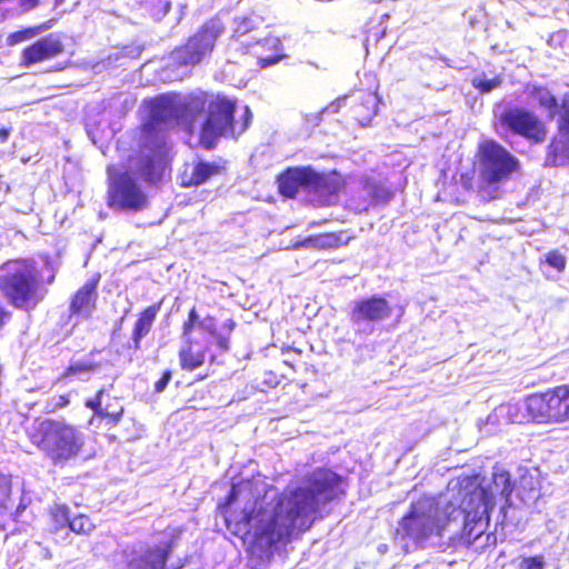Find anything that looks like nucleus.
<instances>
[{"mask_svg":"<svg viewBox=\"0 0 569 569\" xmlns=\"http://www.w3.org/2000/svg\"><path fill=\"white\" fill-rule=\"evenodd\" d=\"M342 477L328 468H317L306 477V486L266 499V490L252 479L231 485L217 505L226 528L254 552L271 551L287 542L295 530L310 529L309 516L318 512L319 502L328 503L341 493Z\"/></svg>","mask_w":569,"mask_h":569,"instance_id":"f257e3e1","label":"nucleus"},{"mask_svg":"<svg viewBox=\"0 0 569 569\" xmlns=\"http://www.w3.org/2000/svg\"><path fill=\"white\" fill-rule=\"evenodd\" d=\"M28 440L53 465L66 466L84 449L81 429L63 418L36 417L24 428Z\"/></svg>","mask_w":569,"mask_h":569,"instance_id":"f03ea898","label":"nucleus"},{"mask_svg":"<svg viewBox=\"0 0 569 569\" xmlns=\"http://www.w3.org/2000/svg\"><path fill=\"white\" fill-rule=\"evenodd\" d=\"M513 410L517 423H569V382L530 393Z\"/></svg>","mask_w":569,"mask_h":569,"instance_id":"7ed1b4c3","label":"nucleus"},{"mask_svg":"<svg viewBox=\"0 0 569 569\" xmlns=\"http://www.w3.org/2000/svg\"><path fill=\"white\" fill-rule=\"evenodd\" d=\"M237 101L222 94H216L211 99L208 113L201 124L199 144L206 150L216 149L218 141L223 138H238L249 127L251 112L246 107L242 121H234Z\"/></svg>","mask_w":569,"mask_h":569,"instance_id":"20e7f679","label":"nucleus"},{"mask_svg":"<svg viewBox=\"0 0 569 569\" xmlns=\"http://www.w3.org/2000/svg\"><path fill=\"white\" fill-rule=\"evenodd\" d=\"M39 279L34 261L10 259L0 266V290L11 306L31 310L39 302Z\"/></svg>","mask_w":569,"mask_h":569,"instance_id":"39448f33","label":"nucleus"},{"mask_svg":"<svg viewBox=\"0 0 569 569\" xmlns=\"http://www.w3.org/2000/svg\"><path fill=\"white\" fill-rule=\"evenodd\" d=\"M476 157L480 177L478 192L489 199L496 197L493 193L498 191L501 182L521 168L519 160L493 139L482 140L478 144Z\"/></svg>","mask_w":569,"mask_h":569,"instance_id":"423d86ee","label":"nucleus"},{"mask_svg":"<svg viewBox=\"0 0 569 569\" xmlns=\"http://www.w3.org/2000/svg\"><path fill=\"white\" fill-rule=\"evenodd\" d=\"M449 521V513L435 500L412 502L399 520L397 535L416 542L425 541L433 532L440 533Z\"/></svg>","mask_w":569,"mask_h":569,"instance_id":"0eeeda50","label":"nucleus"},{"mask_svg":"<svg viewBox=\"0 0 569 569\" xmlns=\"http://www.w3.org/2000/svg\"><path fill=\"white\" fill-rule=\"evenodd\" d=\"M107 206L114 211L139 212L149 206V199L137 179L130 172L122 171L109 181Z\"/></svg>","mask_w":569,"mask_h":569,"instance_id":"6e6552de","label":"nucleus"},{"mask_svg":"<svg viewBox=\"0 0 569 569\" xmlns=\"http://www.w3.org/2000/svg\"><path fill=\"white\" fill-rule=\"evenodd\" d=\"M222 27L214 20L204 22L186 42L172 51V60L178 67L196 66L210 54Z\"/></svg>","mask_w":569,"mask_h":569,"instance_id":"1a4fd4ad","label":"nucleus"},{"mask_svg":"<svg viewBox=\"0 0 569 569\" xmlns=\"http://www.w3.org/2000/svg\"><path fill=\"white\" fill-rule=\"evenodd\" d=\"M502 129L526 139L531 144L542 143L548 134L545 121L532 110L523 107H509L498 116Z\"/></svg>","mask_w":569,"mask_h":569,"instance_id":"9d476101","label":"nucleus"},{"mask_svg":"<svg viewBox=\"0 0 569 569\" xmlns=\"http://www.w3.org/2000/svg\"><path fill=\"white\" fill-rule=\"evenodd\" d=\"M146 103L148 117L138 128L139 138L167 141L170 122L176 117V108L171 99L166 96H157Z\"/></svg>","mask_w":569,"mask_h":569,"instance_id":"9b49d317","label":"nucleus"},{"mask_svg":"<svg viewBox=\"0 0 569 569\" xmlns=\"http://www.w3.org/2000/svg\"><path fill=\"white\" fill-rule=\"evenodd\" d=\"M137 173L151 184L158 183L167 169V141L138 138Z\"/></svg>","mask_w":569,"mask_h":569,"instance_id":"f8f14e48","label":"nucleus"},{"mask_svg":"<svg viewBox=\"0 0 569 569\" xmlns=\"http://www.w3.org/2000/svg\"><path fill=\"white\" fill-rule=\"evenodd\" d=\"M161 536L158 541L147 542L142 552L129 562V567L133 569H168V561L178 543L179 535L162 531Z\"/></svg>","mask_w":569,"mask_h":569,"instance_id":"ddd939ff","label":"nucleus"},{"mask_svg":"<svg viewBox=\"0 0 569 569\" xmlns=\"http://www.w3.org/2000/svg\"><path fill=\"white\" fill-rule=\"evenodd\" d=\"M66 46L62 36L49 33L24 47L20 53V66L30 67L56 59L63 54Z\"/></svg>","mask_w":569,"mask_h":569,"instance_id":"4468645a","label":"nucleus"},{"mask_svg":"<svg viewBox=\"0 0 569 569\" xmlns=\"http://www.w3.org/2000/svg\"><path fill=\"white\" fill-rule=\"evenodd\" d=\"M557 133L547 146V161L553 167L561 166L569 159V93L560 102Z\"/></svg>","mask_w":569,"mask_h":569,"instance_id":"2eb2a0df","label":"nucleus"},{"mask_svg":"<svg viewBox=\"0 0 569 569\" xmlns=\"http://www.w3.org/2000/svg\"><path fill=\"white\" fill-rule=\"evenodd\" d=\"M466 522H478L482 516L489 520L495 507V496L489 487L481 483H472L469 491L461 500Z\"/></svg>","mask_w":569,"mask_h":569,"instance_id":"dca6fc26","label":"nucleus"},{"mask_svg":"<svg viewBox=\"0 0 569 569\" xmlns=\"http://www.w3.org/2000/svg\"><path fill=\"white\" fill-rule=\"evenodd\" d=\"M392 315V306L382 296L373 295L355 301L350 319L353 323L380 322Z\"/></svg>","mask_w":569,"mask_h":569,"instance_id":"f3484780","label":"nucleus"},{"mask_svg":"<svg viewBox=\"0 0 569 569\" xmlns=\"http://www.w3.org/2000/svg\"><path fill=\"white\" fill-rule=\"evenodd\" d=\"M312 167H288L277 176L278 192L288 199H293L300 189L310 191Z\"/></svg>","mask_w":569,"mask_h":569,"instance_id":"a211bd4d","label":"nucleus"},{"mask_svg":"<svg viewBox=\"0 0 569 569\" xmlns=\"http://www.w3.org/2000/svg\"><path fill=\"white\" fill-rule=\"evenodd\" d=\"M224 172V163L199 159L192 163L184 164L180 173V184L184 188L198 187L207 183L212 177Z\"/></svg>","mask_w":569,"mask_h":569,"instance_id":"6ab92c4d","label":"nucleus"},{"mask_svg":"<svg viewBox=\"0 0 569 569\" xmlns=\"http://www.w3.org/2000/svg\"><path fill=\"white\" fill-rule=\"evenodd\" d=\"M101 279L100 273H94L80 287L70 299L69 312L71 316L83 315L90 317L97 306V289Z\"/></svg>","mask_w":569,"mask_h":569,"instance_id":"aec40b11","label":"nucleus"},{"mask_svg":"<svg viewBox=\"0 0 569 569\" xmlns=\"http://www.w3.org/2000/svg\"><path fill=\"white\" fill-rule=\"evenodd\" d=\"M160 308L161 302H157L146 307L137 315L132 327L131 342L127 346V349L132 351L141 349V340L151 332Z\"/></svg>","mask_w":569,"mask_h":569,"instance_id":"412c9836","label":"nucleus"},{"mask_svg":"<svg viewBox=\"0 0 569 569\" xmlns=\"http://www.w3.org/2000/svg\"><path fill=\"white\" fill-rule=\"evenodd\" d=\"M346 187L345 178L337 171L317 172L312 168L310 191L330 198L339 194Z\"/></svg>","mask_w":569,"mask_h":569,"instance_id":"4be33fe9","label":"nucleus"},{"mask_svg":"<svg viewBox=\"0 0 569 569\" xmlns=\"http://www.w3.org/2000/svg\"><path fill=\"white\" fill-rule=\"evenodd\" d=\"M350 239L351 237L347 236L345 231L325 232L311 234L298 242L296 247L311 248L315 250H329L347 244Z\"/></svg>","mask_w":569,"mask_h":569,"instance_id":"5701e85b","label":"nucleus"},{"mask_svg":"<svg viewBox=\"0 0 569 569\" xmlns=\"http://www.w3.org/2000/svg\"><path fill=\"white\" fill-rule=\"evenodd\" d=\"M214 96L216 94L206 91L189 93L181 104V116L188 119L190 123H193L197 117L201 116L206 111L208 112L209 104Z\"/></svg>","mask_w":569,"mask_h":569,"instance_id":"b1692460","label":"nucleus"},{"mask_svg":"<svg viewBox=\"0 0 569 569\" xmlns=\"http://www.w3.org/2000/svg\"><path fill=\"white\" fill-rule=\"evenodd\" d=\"M207 349H196L192 339H186L178 351L179 365L183 371H194L206 362Z\"/></svg>","mask_w":569,"mask_h":569,"instance_id":"393cba45","label":"nucleus"},{"mask_svg":"<svg viewBox=\"0 0 569 569\" xmlns=\"http://www.w3.org/2000/svg\"><path fill=\"white\" fill-rule=\"evenodd\" d=\"M362 189L371 204H385L390 201L395 194L390 187L372 178H365L362 180Z\"/></svg>","mask_w":569,"mask_h":569,"instance_id":"a878e982","label":"nucleus"},{"mask_svg":"<svg viewBox=\"0 0 569 569\" xmlns=\"http://www.w3.org/2000/svg\"><path fill=\"white\" fill-rule=\"evenodd\" d=\"M377 97L372 91H366L360 97V101L353 106L356 120L365 124L370 121L377 112Z\"/></svg>","mask_w":569,"mask_h":569,"instance_id":"bb28decb","label":"nucleus"},{"mask_svg":"<svg viewBox=\"0 0 569 569\" xmlns=\"http://www.w3.org/2000/svg\"><path fill=\"white\" fill-rule=\"evenodd\" d=\"M104 393V389H99L94 397L91 398V399H88L86 401V407L89 408L90 410H92L94 412L96 416L102 418V419H110V421L113 423V425H117L120 422V420L122 419V416L124 413V409L123 407H120L117 411H107L102 408V396Z\"/></svg>","mask_w":569,"mask_h":569,"instance_id":"cd10ccee","label":"nucleus"},{"mask_svg":"<svg viewBox=\"0 0 569 569\" xmlns=\"http://www.w3.org/2000/svg\"><path fill=\"white\" fill-rule=\"evenodd\" d=\"M530 96L536 100L540 108L549 111L551 114L560 108L558 98L547 87L535 86Z\"/></svg>","mask_w":569,"mask_h":569,"instance_id":"c85d7f7f","label":"nucleus"},{"mask_svg":"<svg viewBox=\"0 0 569 569\" xmlns=\"http://www.w3.org/2000/svg\"><path fill=\"white\" fill-rule=\"evenodd\" d=\"M51 531L58 532L70 522V508L67 505L56 503L48 511Z\"/></svg>","mask_w":569,"mask_h":569,"instance_id":"c756f323","label":"nucleus"},{"mask_svg":"<svg viewBox=\"0 0 569 569\" xmlns=\"http://www.w3.org/2000/svg\"><path fill=\"white\" fill-rule=\"evenodd\" d=\"M100 365L94 361H78V362H70L68 367L64 368V370L61 372V375L58 377V381H64L69 380L70 378L74 376H79L81 373H90L96 371Z\"/></svg>","mask_w":569,"mask_h":569,"instance_id":"7c9ffc66","label":"nucleus"},{"mask_svg":"<svg viewBox=\"0 0 569 569\" xmlns=\"http://www.w3.org/2000/svg\"><path fill=\"white\" fill-rule=\"evenodd\" d=\"M68 528L77 535H89L94 530L96 526L89 516L80 513L72 519L70 518Z\"/></svg>","mask_w":569,"mask_h":569,"instance_id":"2f4dec72","label":"nucleus"},{"mask_svg":"<svg viewBox=\"0 0 569 569\" xmlns=\"http://www.w3.org/2000/svg\"><path fill=\"white\" fill-rule=\"evenodd\" d=\"M48 26L29 27L22 30L14 31L8 36L7 43L9 46H16L24 40H28L37 36L40 31L47 29Z\"/></svg>","mask_w":569,"mask_h":569,"instance_id":"473e14b6","label":"nucleus"},{"mask_svg":"<svg viewBox=\"0 0 569 569\" xmlns=\"http://www.w3.org/2000/svg\"><path fill=\"white\" fill-rule=\"evenodd\" d=\"M543 262L559 273H562L567 267V258L559 250L548 251L545 254Z\"/></svg>","mask_w":569,"mask_h":569,"instance_id":"72a5a7b5","label":"nucleus"},{"mask_svg":"<svg viewBox=\"0 0 569 569\" xmlns=\"http://www.w3.org/2000/svg\"><path fill=\"white\" fill-rule=\"evenodd\" d=\"M502 80L500 76H496L491 79L473 78L471 84L481 93H489L501 84Z\"/></svg>","mask_w":569,"mask_h":569,"instance_id":"f704fd0d","label":"nucleus"},{"mask_svg":"<svg viewBox=\"0 0 569 569\" xmlns=\"http://www.w3.org/2000/svg\"><path fill=\"white\" fill-rule=\"evenodd\" d=\"M493 482L496 486H499V483H501V489L499 491V495L505 499V500H509L511 495H512V491H513V486L511 483V480H510V477L507 472H500V473H495L493 475Z\"/></svg>","mask_w":569,"mask_h":569,"instance_id":"c9c22d12","label":"nucleus"},{"mask_svg":"<svg viewBox=\"0 0 569 569\" xmlns=\"http://www.w3.org/2000/svg\"><path fill=\"white\" fill-rule=\"evenodd\" d=\"M200 323L199 315L197 309L193 307L188 312V318L182 323V335L184 340L191 339V333L197 325Z\"/></svg>","mask_w":569,"mask_h":569,"instance_id":"e433bc0d","label":"nucleus"},{"mask_svg":"<svg viewBox=\"0 0 569 569\" xmlns=\"http://www.w3.org/2000/svg\"><path fill=\"white\" fill-rule=\"evenodd\" d=\"M12 492V481L10 476L0 471V508L4 507Z\"/></svg>","mask_w":569,"mask_h":569,"instance_id":"4c0bfd02","label":"nucleus"},{"mask_svg":"<svg viewBox=\"0 0 569 569\" xmlns=\"http://www.w3.org/2000/svg\"><path fill=\"white\" fill-rule=\"evenodd\" d=\"M476 171L469 169L459 174V183L466 191H472L475 189Z\"/></svg>","mask_w":569,"mask_h":569,"instance_id":"58836bf2","label":"nucleus"},{"mask_svg":"<svg viewBox=\"0 0 569 569\" xmlns=\"http://www.w3.org/2000/svg\"><path fill=\"white\" fill-rule=\"evenodd\" d=\"M523 569H545V560L543 557L531 556L522 559Z\"/></svg>","mask_w":569,"mask_h":569,"instance_id":"ea45409f","label":"nucleus"},{"mask_svg":"<svg viewBox=\"0 0 569 569\" xmlns=\"http://www.w3.org/2000/svg\"><path fill=\"white\" fill-rule=\"evenodd\" d=\"M171 377L172 373L170 370L163 371L162 376L154 382V391L158 393L162 392L170 382Z\"/></svg>","mask_w":569,"mask_h":569,"instance_id":"a19ab883","label":"nucleus"},{"mask_svg":"<svg viewBox=\"0 0 569 569\" xmlns=\"http://www.w3.org/2000/svg\"><path fill=\"white\" fill-rule=\"evenodd\" d=\"M69 405H70L69 396L68 395H60L58 397L57 401L53 402L52 405H50L49 411L50 412H56V411H59V410H62V409L67 408Z\"/></svg>","mask_w":569,"mask_h":569,"instance_id":"79ce46f5","label":"nucleus"},{"mask_svg":"<svg viewBox=\"0 0 569 569\" xmlns=\"http://www.w3.org/2000/svg\"><path fill=\"white\" fill-rule=\"evenodd\" d=\"M280 56H272V57H258L259 66L264 68L270 64H273L279 60Z\"/></svg>","mask_w":569,"mask_h":569,"instance_id":"37998d69","label":"nucleus"},{"mask_svg":"<svg viewBox=\"0 0 569 569\" xmlns=\"http://www.w3.org/2000/svg\"><path fill=\"white\" fill-rule=\"evenodd\" d=\"M10 316H11L10 312L0 302V329L3 328L6 322L9 320Z\"/></svg>","mask_w":569,"mask_h":569,"instance_id":"c03bdc74","label":"nucleus"},{"mask_svg":"<svg viewBox=\"0 0 569 569\" xmlns=\"http://www.w3.org/2000/svg\"><path fill=\"white\" fill-rule=\"evenodd\" d=\"M19 3L22 8L30 10L39 4V0H19Z\"/></svg>","mask_w":569,"mask_h":569,"instance_id":"a18cd8bd","label":"nucleus"},{"mask_svg":"<svg viewBox=\"0 0 569 569\" xmlns=\"http://www.w3.org/2000/svg\"><path fill=\"white\" fill-rule=\"evenodd\" d=\"M217 345L221 350H228L229 349V338L227 337H219L217 339Z\"/></svg>","mask_w":569,"mask_h":569,"instance_id":"49530a36","label":"nucleus"},{"mask_svg":"<svg viewBox=\"0 0 569 569\" xmlns=\"http://www.w3.org/2000/svg\"><path fill=\"white\" fill-rule=\"evenodd\" d=\"M10 128L2 127L0 128V142H6L10 136Z\"/></svg>","mask_w":569,"mask_h":569,"instance_id":"de8ad7c7","label":"nucleus"},{"mask_svg":"<svg viewBox=\"0 0 569 569\" xmlns=\"http://www.w3.org/2000/svg\"><path fill=\"white\" fill-rule=\"evenodd\" d=\"M481 535H482V531H479V532L472 535V530H469V532L467 533V543L468 545L473 543V541L476 539H478Z\"/></svg>","mask_w":569,"mask_h":569,"instance_id":"09e8293b","label":"nucleus"},{"mask_svg":"<svg viewBox=\"0 0 569 569\" xmlns=\"http://www.w3.org/2000/svg\"><path fill=\"white\" fill-rule=\"evenodd\" d=\"M186 565V561L184 560H179V562L172 567V569H181L183 568Z\"/></svg>","mask_w":569,"mask_h":569,"instance_id":"8fccbe9b","label":"nucleus"},{"mask_svg":"<svg viewBox=\"0 0 569 569\" xmlns=\"http://www.w3.org/2000/svg\"><path fill=\"white\" fill-rule=\"evenodd\" d=\"M63 68H64V66L59 64V67H57L56 70H62Z\"/></svg>","mask_w":569,"mask_h":569,"instance_id":"3c124183","label":"nucleus"},{"mask_svg":"<svg viewBox=\"0 0 569 569\" xmlns=\"http://www.w3.org/2000/svg\"><path fill=\"white\" fill-rule=\"evenodd\" d=\"M214 358H216L214 356H211V357H210V362H211V363L214 361Z\"/></svg>","mask_w":569,"mask_h":569,"instance_id":"603ef678","label":"nucleus"},{"mask_svg":"<svg viewBox=\"0 0 569 569\" xmlns=\"http://www.w3.org/2000/svg\"><path fill=\"white\" fill-rule=\"evenodd\" d=\"M206 377H207L206 375H204V376H200V377L198 378V380H202V379H204Z\"/></svg>","mask_w":569,"mask_h":569,"instance_id":"864d4df0","label":"nucleus"}]
</instances>
